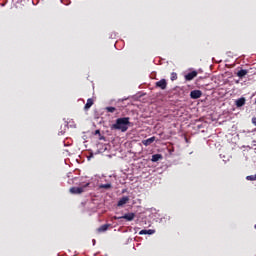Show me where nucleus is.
Returning <instances> with one entry per match:
<instances>
[{"label": "nucleus", "instance_id": "nucleus-11", "mask_svg": "<svg viewBox=\"0 0 256 256\" xmlns=\"http://www.w3.org/2000/svg\"><path fill=\"white\" fill-rule=\"evenodd\" d=\"M243 105H245V98H239L238 100H236V106L237 107H243Z\"/></svg>", "mask_w": 256, "mask_h": 256}, {"label": "nucleus", "instance_id": "nucleus-5", "mask_svg": "<svg viewBox=\"0 0 256 256\" xmlns=\"http://www.w3.org/2000/svg\"><path fill=\"white\" fill-rule=\"evenodd\" d=\"M195 77H197V71H192L185 75L186 81H193V79H195Z\"/></svg>", "mask_w": 256, "mask_h": 256}, {"label": "nucleus", "instance_id": "nucleus-18", "mask_svg": "<svg viewBox=\"0 0 256 256\" xmlns=\"http://www.w3.org/2000/svg\"><path fill=\"white\" fill-rule=\"evenodd\" d=\"M139 235H147V230H141V231L139 232Z\"/></svg>", "mask_w": 256, "mask_h": 256}, {"label": "nucleus", "instance_id": "nucleus-15", "mask_svg": "<svg viewBox=\"0 0 256 256\" xmlns=\"http://www.w3.org/2000/svg\"><path fill=\"white\" fill-rule=\"evenodd\" d=\"M246 179H247V181H256V174L247 176Z\"/></svg>", "mask_w": 256, "mask_h": 256}, {"label": "nucleus", "instance_id": "nucleus-13", "mask_svg": "<svg viewBox=\"0 0 256 256\" xmlns=\"http://www.w3.org/2000/svg\"><path fill=\"white\" fill-rule=\"evenodd\" d=\"M247 70H240V71H238V73H237V75H238V77H240V78H243V77H245V75H247Z\"/></svg>", "mask_w": 256, "mask_h": 256}, {"label": "nucleus", "instance_id": "nucleus-2", "mask_svg": "<svg viewBox=\"0 0 256 256\" xmlns=\"http://www.w3.org/2000/svg\"><path fill=\"white\" fill-rule=\"evenodd\" d=\"M88 185H89V183H87L81 187H72V188H70V193H72V195H81V193H85V188Z\"/></svg>", "mask_w": 256, "mask_h": 256}, {"label": "nucleus", "instance_id": "nucleus-10", "mask_svg": "<svg viewBox=\"0 0 256 256\" xmlns=\"http://www.w3.org/2000/svg\"><path fill=\"white\" fill-rule=\"evenodd\" d=\"M109 227H110L109 224H104V225H102V226H100V227L98 228V232H99V233H104V231H107V229H109Z\"/></svg>", "mask_w": 256, "mask_h": 256}, {"label": "nucleus", "instance_id": "nucleus-6", "mask_svg": "<svg viewBox=\"0 0 256 256\" xmlns=\"http://www.w3.org/2000/svg\"><path fill=\"white\" fill-rule=\"evenodd\" d=\"M156 87L160 89H167V80L161 79L160 81L156 82Z\"/></svg>", "mask_w": 256, "mask_h": 256}, {"label": "nucleus", "instance_id": "nucleus-20", "mask_svg": "<svg viewBox=\"0 0 256 256\" xmlns=\"http://www.w3.org/2000/svg\"><path fill=\"white\" fill-rule=\"evenodd\" d=\"M253 125H256V117L252 118Z\"/></svg>", "mask_w": 256, "mask_h": 256}, {"label": "nucleus", "instance_id": "nucleus-14", "mask_svg": "<svg viewBox=\"0 0 256 256\" xmlns=\"http://www.w3.org/2000/svg\"><path fill=\"white\" fill-rule=\"evenodd\" d=\"M99 189H111V183L100 184Z\"/></svg>", "mask_w": 256, "mask_h": 256}, {"label": "nucleus", "instance_id": "nucleus-1", "mask_svg": "<svg viewBox=\"0 0 256 256\" xmlns=\"http://www.w3.org/2000/svg\"><path fill=\"white\" fill-rule=\"evenodd\" d=\"M129 124V117L118 118L116 123L112 125V129H116L117 131H122V133H125V131L129 129Z\"/></svg>", "mask_w": 256, "mask_h": 256}, {"label": "nucleus", "instance_id": "nucleus-4", "mask_svg": "<svg viewBox=\"0 0 256 256\" xmlns=\"http://www.w3.org/2000/svg\"><path fill=\"white\" fill-rule=\"evenodd\" d=\"M201 95H203V92H201V90H194L190 93L191 99H199Z\"/></svg>", "mask_w": 256, "mask_h": 256}, {"label": "nucleus", "instance_id": "nucleus-17", "mask_svg": "<svg viewBox=\"0 0 256 256\" xmlns=\"http://www.w3.org/2000/svg\"><path fill=\"white\" fill-rule=\"evenodd\" d=\"M106 111H108V113H115V107H107Z\"/></svg>", "mask_w": 256, "mask_h": 256}, {"label": "nucleus", "instance_id": "nucleus-7", "mask_svg": "<svg viewBox=\"0 0 256 256\" xmlns=\"http://www.w3.org/2000/svg\"><path fill=\"white\" fill-rule=\"evenodd\" d=\"M129 203V196H124L118 201V207H123V205H127Z\"/></svg>", "mask_w": 256, "mask_h": 256}, {"label": "nucleus", "instance_id": "nucleus-9", "mask_svg": "<svg viewBox=\"0 0 256 256\" xmlns=\"http://www.w3.org/2000/svg\"><path fill=\"white\" fill-rule=\"evenodd\" d=\"M160 159H163V156L161 154H154L152 155L151 161L153 163H157V161H159Z\"/></svg>", "mask_w": 256, "mask_h": 256}, {"label": "nucleus", "instance_id": "nucleus-19", "mask_svg": "<svg viewBox=\"0 0 256 256\" xmlns=\"http://www.w3.org/2000/svg\"><path fill=\"white\" fill-rule=\"evenodd\" d=\"M153 233H155V230H147V235H153Z\"/></svg>", "mask_w": 256, "mask_h": 256}, {"label": "nucleus", "instance_id": "nucleus-21", "mask_svg": "<svg viewBox=\"0 0 256 256\" xmlns=\"http://www.w3.org/2000/svg\"><path fill=\"white\" fill-rule=\"evenodd\" d=\"M93 245H95V240H93Z\"/></svg>", "mask_w": 256, "mask_h": 256}, {"label": "nucleus", "instance_id": "nucleus-22", "mask_svg": "<svg viewBox=\"0 0 256 256\" xmlns=\"http://www.w3.org/2000/svg\"><path fill=\"white\" fill-rule=\"evenodd\" d=\"M254 227H255V229H256V224H255V226H254Z\"/></svg>", "mask_w": 256, "mask_h": 256}, {"label": "nucleus", "instance_id": "nucleus-8", "mask_svg": "<svg viewBox=\"0 0 256 256\" xmlns=\"http://www.w3.org/2000/svg\"><path fill=\"white\" fill-rule=\"evenodd\" d=\"M155 141V136L148 138L146 140H143L142 143L143 145H145V147H149V145H151V143H154Z\"/></svg>", "mask_w": 256, "mask_h": 256}, {"label": "nucleus", "instance_id": "nucleus-12", "mask_svg": "<svg viewBox=\"0 0 256 256\" xmlns=\"http://www.w3.org/2000/svg\"><path fill=\"white\" fill-rule=\"evenodd\" d=\"M92 106H93V99L89 98L85 105V109H91Z\"/></svg>", "mask_w": 256, "mask_h": 256}, {"label": "nucleus", "instance_id": "nucleus-3", "mask_svg": "<svg viewBox=\"0 0 256 256\" xmlns=\"http://www.w3.org/2000/svg\"><path fill=\"white\" fill-rule=\"evenodd\" d=\"M115 220H119V219H125L126 221H133V219H135V213H127L124 214L123 216H114Z\"/></svg>", "mask_w": 256, "mask_h": 256}, {"label": "nucleus", "instance_id": "nucleus-16", "mask_svg": "<svg viewBox=\"0 0 256 256\" xmlns=\"http://www.w3.org/2000/svg\"><path fill=\"white\" fill-rule=\"evenodd\" d=\"M171 81H177V73L172 72V74H171Z\"/></svg>", "mask_w": 256, "mask_h": 256}]
</instances>
